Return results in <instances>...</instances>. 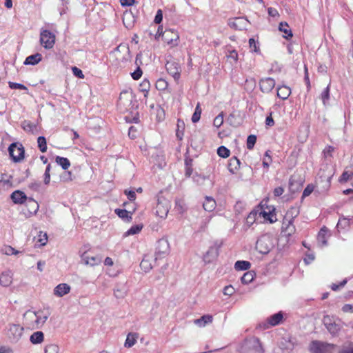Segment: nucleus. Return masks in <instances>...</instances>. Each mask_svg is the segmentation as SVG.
Returning <instances> with one entry per match:
<instances>
[{
    "label": "nucleus",
    "instance_id": "nucleus-1",
    "mask_svg": "<svg viewBox=\"0 0 353 353\" xmlns=\"http://www.w3.org/2000/svg\"><path fill=\"white\" fill-rule=\"evenodd\" d=\"M133 95L127 90L121 92L117 101V107L121 112H125L132 108Z\"/></svg>",
    "mask_w": 353,
    "mask_h": 353
},
{
    "label": "nucleus",
    "instance_id": "nucleus-2",
    "mask_svg": "<svg viewBox=\"0 0 353 353\" xmlns=\"http://www.w3.org/2000/svg\"><path fill=\"white\" fill-rule=\"evenodd\" d=\"M9 154L14 162H19L24 158L25 150L20 143H12L8 148Z\"/></svg>",
    "mask_w": 353,
    "mask_h": 353
},
{
    "label": "nucleus",
    "instance_id": "nucleus-3",
    "mask_svg": "<svg viewBox=\"0 0 353 353\" xmlns=\"http://www.w3.org/2000/svg\"><path fill=\"white\" fill-rule=\"evenodd\" d=\"M334 345L321 341H312L310 346L311 353H332Z\"/></svg>",
    "mask_w": 353,
    "mask_h": 353
},
{
    "label": "nucleus",
    "instance_id": "nucleus-4",
    "mask_svg": "<svg viewBox=\"0 0 353 353\" xmlns=\"http://www.w3.org/2000/svg\"><path fill=\"white\" fill-rule=\"evenodd\" d=\"M30 319H34V324L32 327H39L43 325L48 318L49 313L46 311L39 310L33 312H27L26 314Z\"/></svg>",
    "mask_w": 353,
    "mask_h": 353
},
{
    "label": "nucleus",
    "instance_id": "nucleus-5",
    "mask_svg": "<svg viewBox=\"0 0 353 353\" xmlns=\"http://www.w3.org/2000/svg\"><path fill=\"white\" fill-rule=\"evenodd\" d=\"M41 44L46 49H51L55 43V35L48 30H44L40 33Z\"/></svg>",
    "mask_w": 353,
    "mask_h": 353
},
{
    "label": "nucleus",
    "instance_id": "nucleus-6",
    "mask_svg": "<svg viewBox=\"0 0 353 353\" xmlns=\"http://www.w3.org/2000/svg\"><path fill=\"white\" fill-rule=\"evenodd\" d=\"M165 68L168 74H170L174 79L177 81L181 77L180 65L174 61H168Z\"/></svg>",
    "mask_w": 353,
    "mask_h": 353
},
{
    "label": "nucleus",
    "instance_id": "nucleus-7",
    "mask_svg": "<svg viewBox=\"0 0 353 353\" xmlns=\"http://www.w3.org/2000/svg\"><path fill=\"white\" fill-rule=\"evenodd\" d=\"M296 345L295 339L291 337L283 338L279 343L282 353H291Z\"/></svg>",
    "mask_w": 353,
    "mask_h": 353
},
{
    "label": "nucleus",
    "instance_id": "nucleus-8",
    "mask_svg": "<svg viewBox=\"0 0 353 353\" xmlns=\"http://www.w3.org/2000/svg\"><path fill=\"white\" fill-rule=\"evenodd\" d=\"M23 328L19 325H10L8 330V336L12 341H18L23 334Z\"/></svg>",
    "mask_w": 353,
    "mask_h": 353
},
{
    "label": "nucleus",
    "instance_id": "nucleus-9",
    "mask_svg": "<svg viewBox=\"0 0 353 353\" xmlns=\"http://www.w3.org/2000/svg\"><path fill=\"white\" fill-rule=\"evenodd\" d=\"M248 22V21L243 17H236L230 19L228 24L230 28L234 30H243L246 29Z\"/></svg>",
    "mask_w": 353,
    "mask_h": 353
},
{
    "label": "nucleus",
    "instance_id": "nucleus-10",
    "mask_svg": "<svg viewBox=\"0 0 353 353\" xmlns=\"http://www.w3.org/2000/svg\"><path fill=\"white\" fill-rule=\"evenodd\" d=\"M283 319V314L282 312L274 314L267 318L266 321L264 324V328L267 329L270 327H274L279 325Z\"/></svg>",
    "mask_w": 353,
    "mask_h": 353
},
{
    "label": "nucleus",
    "instance_id": "nucleus-11",
    "mask_svg": "<svg viewBox=\"0 0 353 353\" xmlns=\"http://www.w3.org/2000/svg\"><path fill=\"white\" fill-rule=\"evenodd\" d=\"M260 90L263 93H269L275 86V81L270 77L261 79L259 81Z\"/></svg>",
    "mask_w": 353,
    "mask_h": 353
},
{
    "label": "nucleus",
    "instance_id": "nucleus-12",
    "mask_svg": "<svg viewBox=\"0 0 353 353\" xmlns=\"http://www.w3.org/2000/svg\"><path fill=\"white\" fill-rule=\"evenodd\" d=\"M249 350L248 353H264L261 343L258 338H253L250 341Z\"/></svg>",
    "mask_w": 353,
    "mask_h": 353
},
{
    "label": "nucleus",
    "instance_id": "nucleus-13",
    "mask_svg": "<svg viewBox=\"0 0 353 353\" xmlns=\"http://www.w3.org/2000/svg\"><path fill=\"white\" fill-rule=\"evenodd\" d=\"M163 39L168 44H172L173 46L177 45V41L179 38V34L176 32L172 30H165L163 34Z\"/></svg>",
    "mask_w": 353,
    "mask_h": 353
},
{
    "label": "nucleus",
    "instance_id": "nucleus-14",
    "mask_svg": "<svg viewBox=\"0 0 353 353\" xmlns=\"http://www.w3.org/2000/svg\"><path fill=\"white\" fill-rule=\"evenodd\" d=\"M10 198L15 204H23L28 199L26 194L21 190L14 191L11 194Z\"/></svg>",
    "mask_w": 353,
    "mask_h": 353
},
{
    "label": "nucleus",
    "instance_id": "nucleus-15",
    "mask_svg": "<svg viewBox=\"0 0 353 353\" xmlns=\"http://www.w3.org/2000/svg\"><path fill=\"white\" fill-rule=\"evenodd\" d=\"M71 288L67 283H60L54 289V294L58 297H62L70 292Z\"/></svg>",
    "mask_w": 353,
    "mask_h": 353
},
{
    "label": "nucleus",
    "instance_id": "nucleus-16",
    "mask_svg": "<svg viewBox=\"0 0 353 353\" xmlns=\"http://www.w3.org/2000/svg\"><path fill=\"white\" fill-rule=\"evenodd\" d=\"M259 214L262 215L265 220L269 221L270 223H273L277 221L274 208H273L272 210H269L268 212L265 210L261 211Z\"/></svg>",
    "mask_w": 353,
    "mask_h": 353
},
{
    "label": "nucleus",
    "instance_id": "nucleus-17",
    "mask_svg": "<svg viewBox=\"0 0 353 353\" xmlns=\"http://www.w3.org/2000/svg\"><path fill=\"white\" fill-rule=\"evenodd\" d=\"M32 234L33 236V241L35 243H47L48 241V234L46 232L35 230L32 232Z\"/></svg>",
    "mask_w": 353,
    "mask_h": 353
},
{
    "label": "nucleus",
    "instance_id": "nucleus-18",
    "mask_svg": "<svg viewBox=\"0 0 353 353\" xmlns=\"http://www.w3.org/2000/svg\"><path fill=\"white\" fill-rule=\"evenodd\" d=\"M299 214V209L298 207H292L290 209H289L285 216H284L283 224L285 225L286 221H288L289 220H291L292 222L293 219L296 217Z\"/></svg>",
    "mask_w": 353,
    "mask_h": 353
},
{
    "label": "nucleus",
    "instance_id": "nucleus-19",
    "mask_svg": "<svg viewBox=\"0 0 353 353\" xmlns=\"http://www.w3.org/2000/svg\"><path fill=\"white\" fill-rule=\"evenodd\" d=\"M42 60V55L40 53H36L32 55L28 56L25 59L23 64L24 65H35L39 63Z\"/></svg>",
    "mask_w": 353,
    "mask_h": 353
},
{
    "label": "nucleus",
    "instance_id": "nucleus-20",
    "mask_svg": "<svg viewBox=\"0 0 353 353\" xmlns=\"http://www.w3.org/2000/svg\"><path fill=\"white\" fill-rule=\"evenodd\" d=\"M213 321V316L210 314H205L202 316L200 319H195L194 323L199 327H205L206 325L211 323Z\"/></svg>",
    "mask_w": 353,
    "mask_h": 353
},
{
    "label": "nucleus",
    "instance_id": "nucleus-21",
    "mask_svg": "<svg viewBox=\"0 0 353 353\" xmlns=\"http://www.w3.org/2000/svg\"><path fill=\"white\" fill-rule=\"evenodd\" d=\"M240 160L236 157H232L228 161V168L232 174H234L236 171L240 168Z\"/></svg>",
    "mask_w": 353,
    "mask_h": 353
},
{
    "label": "nucleus",
    "instance_id": "nucleus-22",
    "mask_svg": "<svg viewBox=\"0 0 353 353\" xmlns=\"http://www.w3.org/2000/svg\"><path fill=\"white\" fill-rule=\"evenodd\" d=\"M287 222L288 223H285V227L284 226L285 225L283 224L281 234L282 236L288 237L294 233L296 229L294 225H292V222L291 221V220H289Z\"/></svg>",
    "mask_w": 353,
    "mask_h": 353
},
{
    "label": "nucleus",
    "instance_id": "nucleus-23",
    "mask_svg": "<svg viewBox=\"0 0 353 353\" xmlns=\"http://www.w3.org/2000/svg\"><path fill=\"white\" fill-rule=\"evenodd\" d=\"M216 201L212 197L206 196L203 203V208L205 211L212 212L216 208Z\"/></svg>",
    "mask_w": 353,
    "mask_h": 353
},
{
    "label": "nucleus",
    "instance_id": "nucleus-24",
    "mask_svg": "<svg viewBox=\"0 0 353 353\" xmlns=\"http://www.w3.org/2000/svg\"><path fill=\"white\" fill-rule=\"evenodd\" d=\"M291 94V90L289 87L283 85L277 88V96L283 100L287 99Z\"/></svg>",
    "mask_w": 353,
    "mask_h": 353
},
{
    "label": "nucleus",
    "instance_id": "nucleus-25",
    "mask_svg": "<svg viewBox=\"0 0 353 353\" xmlns=\"http://www.w3.org/2000/svg\"><path fill=\"white\" fill-rule=\"evenodd\" d=\"M327 321H330L329 317L324 318V323L327 329V330L332 334H337L340 330V327L338 324L335 323H328Z\"/></svg>",
    "mask_w": 353,
    "mask_h": 353
},
{
    "label": "nucleus",
    "instance_id": "nucleus-26",
    "mask_svg": "<svg viewBox=\"0 0 353 353\" xmlns=\"http://www.w3.org/2000/svg\"><path fill=\"white\" fill-rule=\"evenodd\" d=\"M279 30L285 34L283 37L286 39H290L293 36L292 32L286 22H281L279 23Z\"/></svg>",
    "mask_w": 353,
    "mask_h": 353
},
{
    "label": "nucleus",
    "instance_id": "nucleus-27",
    "mask_svg": "<svg viewBox=\"0 0 353 353\" xmlns=\"http://www.w3.org/2000/svg\"><path fill=\"white\" fill-rule=\"evenodd\" d=\"M115 214L121 219L126 221H130L132 219V212L128 211L125 209H116L114 210Z\"/></svg>",
    "mask_w": 353,
    "mask_h": 353
},
{
    "label": "nucleus",
    "instance_id": "nucleus-28",
    "mask_svg": "<svg viewBox=\"0 0 353 353\" xmlns=\"http://www.w3.org/2000/svg\"><path fill=\"white\" fill-rule=\"evenodd\" d=\"M169 244H164L163 247L157 248L155 250H157L155 254V259L163 258L168 254L169 252Z\"/></svg>",
    "mask_w": 353,
    "mask_h": 353
},
{
    "label": "nucleus",
    "instance_id": "nucleus-29",
    "mask_svg": "<svg viewBox=\"0 0 353 353\" xmlns=\"http://www.w3.org/2000/svg\"><path fill=\"white\" fill-rule=\"evenodd\" d=\"M139 334L137 333H129L127 336L124 346L127 348L132 347L137 341Z\"/></svg>",
    "mask_w": 353,
    "mask_h": 353
},
{
    "label": "nucleus",
    "instance_id": "nucleus-30",
    "mask_svg": "<svg viewBox=\"0 0 353 353\" xmlns=\"http://www.w3.org/2000/svg\"><path fill=\"white\" fill-rule=\"evenodd\" d=\"M12 282V276L10 273L3 272L0 275V284L4 287L9 286Z\"/></svg>",
    "mask_w": 353,
    "mask_h": 353
},
{
    "label": "nucleus",
    "instance_id": "nucleus-31",
    "mask_svg": "<svg viewBox=\"0 0 353 353\" xmlns=\"http://www.w3.org/2000/svg\"><path fill=\"white\" fill-rule=\"evenodd\" d=\"M30 340L32 344L41 343L44 340V334L41 331L35 332L30 336Z\"/></svg>",
    "mask_w": 353,
    "mask_h": 353
},
{
    "label": "nucleus",
    "instance_id": "nucleus-32",
    "mask_svg": "<svg viewBox=\"0 0 353 353\" xmlns=\"http://www.w3.org/2000/svg\"><path fill=\"white\" fill-rule=\"evenodd\" d=\"M330 235V230L326 227H323L318 234V241L319 243H327V236Z\"/></svg>",
    "mask_w": 353,
    "mask_h": 353
},
{
    "label": "nucleus",
    "instance_id": "nucleus-33",
    "mask_svg": "<svg viewBox=\"0 0 353 353\" xmlns=\"http://www.w3.org/2000/svg\"><path fill=\"white\" fill-rule=\"evenodd\" d=\"M271 249L272 248H270L268 244H255L254 245L255 252L261 255L268 254Z\"/></svg>",
    "mask_w": 353,
    "mask_h": 353
},
{
    "label": "nucleus",
    "instance_id": "nucleus-34",
    "mask_svg": "<svg viewBox=\"0 0 353 353\" xmlns=\"http://www.w3.org/2000/svg\"><path fill=\"white\" fill-rule=\"evenodd\" d=\"M174 209L179 214L185 212L187 210L185 201L183 199H176Z\"/></svg>",
    "mask_w": 353,
    "mask_h": 353
},
{
    "label": "nucleus",
    "instance_id": "nucleus-35",
    "mask_svg": "<svg viewBox=\"0 0 353 353\" xmlns=\"http://www.w3.org/2000/svg\"><path fill=\"white\" fill-rule=\"evenodd\" d=\"M141 269L145 273L150 272L152 269V265L147 256H145L140 263Z\"/></svg>",
    "mask_w": 353,
    "mask_h": 353
},
{
    "label": "nucleus",
    "instance_id": "nucleus-36",
    "mask_svg": "<svg viewBox=\"0 0 353 353\" xmlns=\"http://www.w3.org/2000/svg\"><path fill=\"white\" fill-rule=\"evenodd\" d=\"M21 127L25 131L32 134H34V131L37 130V125L35 124L26 120L22 122Z\"/></svg>",
    "mask_w": 353,
    "mask_h": 353
},
{
    "label": "nucleus",
    "instance_id": "nucleus-37",
    "mask_svg": "<svg viewBox=\"0 0 353 353\" xmlns=\"http://www.w3.org/2000/svg\"><path fill=\"white\" fill-rule=\"evenodd\" d=\"M55 161L59 165L61 166V168L65 170L68 169L69 167L70 166V161L65 157H61L57 156L55 158Z\"/></svg>",
    "mask_w": 353,
    "mask_h": 353
},
{
    "label": "nucleus",
    "instance_id": "nucleus-38",
    "mask_svg": "<svg viewBox=\"0 0 353 353\" xmlns=\"http://www.w3.org/2000/svg\"><path fill=\"white\" fill-rule=\"evenodd\" d=\"M250 266V263L246 261H237L234 264V268L236 270H248Z\"/></svg>",
    "mask_w": 353,
    "mask_h": 353
},
{
    "label": "nucleus",
    "instance_id": "nucleus-39",
    "mask_svg": "<svg viewBox=\"0 0 353 353\" xmlns=\"http://www.w3.org/2000/svg\"><path fill=\"white\" fill-rule=\"evenodd\" d=\"M255 277V273L252 271H248L241 277V280L243 284L250 283Z\"/></svg>",
    "mask_w": 353,
    "mask_h": 353
},
{
    "label": "nucleus",
    "instance_id": "nucleus-40",
    "mask_svg": "<svg viewBox=\"0 0 353 353\" xmlns=\"http://www.w3.org/2000/svg\"><path fill=\"white\" fill-rule=\"evenodd\" d=\"M150 88V83L147 79H144L139 85V90L144 92L146 97Z\"/></svg>",
    "mask_w": 353,
    "mask_h": 353
},
{
    "label": "nucleus",
    "instance_id": "nucleus-41",
    "mask_svg": "<svg viewBox=\"0 0 353 353\" xmlns=\"http://www.w3.org/2000/svg\"><path fill=\"white\" fill-rule=\"evenodd\" d=\"M37 144L39 150L41 152H46L47 151V142L46 139L43 136H40L37 139Z\"/></svg>",
    "mask_w": 353,
    "mask_h": 353
},
{
    "label": "nucleus",
    "instance_id": "nucleus-42",
    "mask_svg": "<svg viewBox=\"0 0 353 353\" xmlns=\"http://www.w3.org/2000/svg\"><path fill=\"white\" fill-rule=\"evenodd\" d=\"M4 174H2L3 176ZM11 179H12V176L10 175L8 179H4L3 176L0 179V188H3L4 189H9L12 187V183L11 182Z\"/></svg>",
    "mask_w": 353,
    "mask_h": 353
},
{
    "label": "nucleus",
    "instance_id": "nucleus-43",
    "mask_svg": "<svg viewBox=\"0 0 353 353\" xmlns=\"http://www.w3.org/2000/svg\"><path fill=\"white\" fill-rule=\"evenodd\" d=\"M168 87V81L164 79H159L156 82V88L161 91L165 90Z\"/></svg>",
    "mask_w": 353,
    "mask_h": 353
},
{
    "label": "nucleus",
    "instance_id": "nucleus-44",
    "mask_svg": "<svg viewBox=\"0 0 353 353\" xmlns=\"http://www.w3.org/2000/svg\"><path fill=\"white\" fill-rule=\"evenodd\" d=\"M3 254L6 255L17 254L19 252L9 245H4L1 249Z\"/></svg>",
    "mask_w": 353,
    "mask_h": 353
},
{
    "label": "nucleus",
    "instance_id": "nucleus-45",
    "mask_svg": "<svg viewBox=\"0 0 353 353\" xmlns=\"http://www.w3.org/2000/svg\"><path fill=\"white\" fill-rule=\"evenodd\" d=\"M161 207H163L161 202H158L157 205V214L160 217H165L168 213V209L167 207L163 208V210H161Z\"/></svg>",
    "mask_w": 353,
    "mask_h": 353
},
{
    "label": "nucleus",
    "instance_id": "nucleus-46",
    "mask_svg": "<svg viewBox=\"0 0 353 353\" xmlns=\"http://www.w3.org/2000/svg\"><path fill=\"white\" fill-rule=\"evenodd\" d=\"M257 213L258 212L253 210L248 215L245 222L248 226L252 225L255 222Z\"/></svg>",
    "mask_w": 353,
    "mask_h": 353
},
{
    "label": "nucleus",
    "instance_id": "nucleus-47",
    "mask_svg": "<svg viewBox=\"0 0 353 353\" xmlns=\"http://www.w3.org/2000/svg\"><path fill=\"white\" fill-rule=\"evenodd\" d=\"M183 127H184V123L183 121H181L180 120H178L177 123V130L176 132V136L179 140H182L183 137Z\"/></svg>",
    "mask_w": 353,
    "mask_h": 353
},
{
    "label": "nucleus",
    "instance_id": "nucleus-48",
    "mask_svg": "<svg viewBox=\"0 0 353 353\" xmlns=\"http://www.w3.org/2000/svg\"><path fill=\"white\" fill-rule=\"evenodd\" d=\"M217 154L221 157L226 158L230 156V152L226 147L221 145L218 148Z\"/></svg>",
    "mask_w": 353,
    "mask_h": 353
},
{
    "label": "nucleus",
    "instance_id": "nucleus-49",
    "mask_svg": "<svg viewBox=\"0 0 353 353\" xmlns=\"http://www.w3.org/2000/svg\"><path fill=\"white\" fill-rule=\"evenodd\" d=\"M256 141V136L254 134L249 135L247 138V148L248 150L253 149Z\"/></svg>",
    "mask_w": 353,
    "mask_h": 353
},
{
    "label": "nucleus",
    "instance_id": "nucleus-50",
    "mask_svg": "<svg viewBox=\"0 0 353 353\" xmlns=\"http://www.w3.org/2000/svg\"><path fill=\"white\" fill-rule=\"evenodd\" d=\"M223 117H224V114L223 112H221L219 115H217L214 118V121H213V125L214 127L219 128L222 125V124L223 123Z\"/></svg>",
    "mask_w": 353,
    "mask_h": 353
},
{
    "label": "nucleus",
    "instance_id": "nucleus-51",
    "mask_svg": "<svg viewBox=\"0 0 353 353\" xmlns=\"http://www.w3.org/2000/svg\"><path fill=\"white\" fill-rule=\"evenodd\" d=\"M201 114V108H200L199 104H198L195 108L194 112L192 117V121L193 123H196L199 121Z\"/></svg>",
    "mask_w": 353,
    "mask_h": 353
},
{
    "label": "nucleus",
    "instance_id": "nucleus-52",
    "mask_svg": "<svg viewBox=\"0 0 353 353\" xmlns=\"http://www.w3.org/2000/svg\"><path fill=\"white\" fill-rule=\"evenodd\" d=\"M59 348L55 344H48L45 347L44 353H58Z\"/></svg>",
    "mask_w": 353,
    "mask_h": 353
},
{
    "label": "nucleus",
    "instance_id": "nucleus-53",
    "mask_svg": "<svg viewBox=\"0 0 353 353\" xmlns=\"http://www.w3.org/2000/svg\"><path fill=\"white\" fill-rule=\"evenodd\" d=\"M142 229V226L139 225H135L132 226L124 234V236H129L131 234H135L139 233Z\"/></svg>",
    "mask_w": 353,
    "mask_h": 353
},
{
    "label": "nucleus",
    "instance_id": "nucleus-54",
    "mask_svg": "<svg viewBox=\"0 0 353 353\" xmlns=\"http://www.w3.org/2000/svg\"><path fill=\"white\" fill-rule=\"evenodd\" d=\"M321 98L324 105H326L327 101L330 99V85H327L321 94Z\"/></svg>",
    "mask_w": 353,
    "mask_h": 353
},
{
    "label": "nucleus",
    "instance_id": "nucleus-55",
    "mask_svg": "<svg viewBox=\"0 0 353 353\" xmlns=\"http://www.w3.org/2000/svg\"><path fill=\"white\" fill-rule=\"evenodd\" d=\"M352 177H353L352 172H349L347 171H344L343 172V174H341V176H340L339 181L341 183L346 182L350 179L352 180Z\"/></svg>",
    "mask_w": 353,
    "mask_h": 353
},
{
    "label": "nucleus",
    "instance_id": "nucleus-56",
    "mask_svg": "<svg viewBox=\"0 0 353 353\" xmlns=\"http://www.w3.org/2000/svg\"><path fill=\"white\" fill-rule=\"evenodd\" d=\"M235 292V289L232 285H229L225 286L223 288V293L225 296H231L233 295Z\"/></svg>",
    "mask_w": 353,
    "mask_h": 353
},
{
    "label": "nucleus",
    "instance_id": "nucleus-57",
    "mask_svg": "<svg viewBox=\"0 0 353 353\" xmlns=\"http://www.w3.org/2000/svg\"><path fill=\"white\" fill-rule=\"evenodd\" d=\"M8 85L11 89L27 90V87L21 83L9 81Z\"/></svg>",
    "mask_w": 353,
    "mask_h": 353
},
{
    "label": "nucleus",
    "instance_id": "nucleus-58",
    "mask_svg": "<svg viewBox=\"0 0 353 353\" xmlns=\"http://www.w3.org/2000/svg\"><path fill=\"white\" fill-rule=\"evenodd\" d=\"M347 279H344L342 281H341L339 284L332 283L331 285V289L333 291H337L340 290L341 288H343L345 284L347 283Z\"/></svg>",
    "mask_w": 353,
    "mask_h": 353
},
{
    "label": "nucleus",
    "instance_id": "nucleus-59",
    "mask_svg": "<svg viewBox=\"0 0 353 353\" xmlns=\"http://www.w3.org/2000/svg\"><path fill=\"white\" fill-rule=\"evenodd\" d=\"M72 71L73 72V74L78 77V78H80V79H83L84 78V74L82 72V70L79 68H78L76 66H73L72 68Z\"/></svg>",
    "mask_w": 353,
    "mask_h": 353
},
{
    "label": "nucleus",
    "instance_id": "nucleus-60",
    "mask_svg": "<svg viewBox=\"0 0 353 353\" xmlns=\"http://www.w3.org/2000/svg\"><path fill=\"white\" fill-rule=\"evenodd\" d=\"M142 74L143 72L140 67H137V68L132 73H131V76L133 79L138 80L141 78Z\"/></svg>",
    "mask_w": 353,
    "mask_h": 353
},
{
    "label": "nucleus",
    "instance_id": "nucleus-61",
    "mask_svg": "<svg viewBox=\"0 0 353 353\" xmlns=\"http://www.w3.org/2000/svg\"><path fill=\"white\" fill-rule=\"evenodd\" d=\"M249 45H250V48L254 52H257L259 51V46L253 38H251L249 39Z\"/></svg>",
    "mask_w": 353,
    "mask_h": 353
},
{
    "label": "nucleus",
    "instance_id": "nucleus-62",
    "mask_svg": "<svg viewBox=\"0 0 353 353\" xmlns=\"http://www.w3.org/2000/svg\"><path fill=\"white\" fill-rule=\"evenodd\" d=\"M163 20V12L161 10H158L157 14L155 15L154 22L157 24H159L161 23Z\"/></svg>",
    "mask_w": 353,
    "mask_h": 353
},
{
    "label": "nucleus",
    "instance_id": "nucleus-63",
    "mask_svg": "<svg viewBox=\"0 0 353 353\" xmlns=\"http://www.w3.org/2000/svg\"><path fill=\"white\" fill-rule=\"evenodd\" d=\"M125 194L128 196V199L130 201H133L136 199V193L134 190H125L124 191Z\"/></svg>",
    "mask_w": 353,
    "mask_h": 353
},
{
    "label": "nucleus",
    "instance_id": "nucleus-64",
    "mask_svg": "<svg viewBox=\"0 0 353 353\" xmlns=\"http://www.w3.org/2000/svg\"><path fill=\"white\" fill-rule=\"evenodd\" d=\"M27 201H28V205H30L31 208H32V210H34V212H36L39 209V205H38L37 202H36L32 198H28V199Z\"/></svg>",
    "mask_w": 353,
    "mask_h": 353
}]
</instances>
